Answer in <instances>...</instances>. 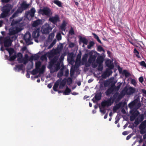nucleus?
Returning <instances> with one entry per match:
<instances>
[{
  "label": "nucleus",
  "mask_w": 146,
  "mask_h": 146,
  "mask_svg": "<svg viewBox=\"0 0 146 146\" xmlns=\"http://www.w3.org/2000/svg\"><path fill=\"white\" fill-rule=\"evenodd\" d=\"M53 28L47 23L44 24L41 29V31L43 34L47 35L52 31Z\"/></svg>",
  "instance_id": "obj_1"
},
{
  "label": "nucleus",
  "mask_w": 146,
  "mask_h": 146,
  "mask_svg": "<svg viewBox=\"0 0 146 146\" xmlns=\"http://www.w3.org/2000/svg\"><path fill=\"white\" fill-rule=\"evenodd\" d=\"M23 29L21 27H11L9 29V35H15L20 32Z\"/></svg>",
  "instance_id": "obj_2"
},
{
  "label": "nucleus",
  "mask_w": 146,
  "mask_h": 146,
  "mask_svg": "<svg viewBox=\"0 0 146 146\" xmlns=\"http://www.w3.org/2000/svg\"><path fill=\"white\" fill-rule=\"evenodd\" d=\"M38 12L42 15L47 16H50L52 14L50 9L47 7H45L42 9H40Z\"/></svg>",
  "instance_id": "obj_3"
},
{
  "label": "nucleus",
  "mask_w": 146,
  "mask_h": 146,
  "mask_svg": "<svg viewBox=\"0 0 146 146\" xmlns=\"http://www.w3.org/2000/svg\"><path fill=\"white\" fill-rule=\"evenodd\" d=\"M99 53L96 51L94 52L92 50L89 53V54L90 55L88 59V62L93 63L95 61L97 57V54H99Z\"/></svg>",
  "instance_id": "obj_4"
},
{
  "label": "nucleus",
  "mask_w": 146,
  "mask_h": 146,
  "mask_svg": "<svg viewBox=\"0 0 146 146\" xmlns=\"http://www.w3.org/2000/svg\"><path fill=\"white\" fill-rule=\"evenodd\" d=\"M23 39L28 45L32 44L33 42H30L31 40V35L29 32H27L25 34L23 37Z\"/></svg>",
  "instance_id": "obj_5"
},
{
  "label": "nucleus",
  "mask_w": 146,
  "mask_h": 146,
  "mask_svg": "<svg viewBox=\"0 0 146 146\" xmlns=\"http://www.w3.org/2000/svg\"><path fill=\"white\" fill-rule=\"evenodd\" d=\"M48 20L54 25H56L57 23L60 21L59 17L57 14L55 15L54 16L50 17L49 19Z\"/></svg>",
  "instance_id": "obj_6"
},
{
  "label": "nucleus",
  "mask_w": 146,
  "mask_h": 146,
  "mask_svg": "<svg viewBox=\"0 0 146 146\" xmlns=\"http://www.w3.org/2000/svg\"><path fill=\"white\" fill-rule=\"evenodd\" d=\"M2 40L3 42L4 46L5 47H8L11 45L12 42L10 36H7L3 38Z\"/></svg>",
  "instance_id": "obj_7"
},
{
  "label": "nucleus",
  "mask_w": 146,
  "mask_h": 146,
  "mask_svg": "<svg viewBox=\"0 0 146 146\" xmlns=\"http://www.w3.org/2000/svg\"><path fill=\"white\" fill-rule=\"evenodd\" d=\"M29 4L27 3L26 1H23L18 9L22 13L23 11L27 10L29 8Z\"/></svg>",
  "instance_id": "obj_8"
},
{
  "label": "nucleus",
  "mask_w": 146,
  "mask_h": 146,
  "mask_svg": "<svg viewBox=\"0 0 146 146\" xmlns=\"http://www.w3.org/2000/svg\"><path fill=\"white\" fill-rule=\"evenodd\" d=\"M139 128L140 130V133L143 134L146 133V122L145 121L142 122L139 126Z\"/></svg>",
  "instance_id": "obj_9"
},
{
  "label": "nucleus",
  "mask_w": 146,
  "mask_h": 146,
  "mask_svg": "<svg viewBox=\"0 0 146 146\" xmlns=\"http://www.w3.org/2000/svg\"><path fill=\"white\" fill-rule=\"evenodd\" d=\"M113 103L110 98L106 101L102 102L101 103V106L102 108H104L106 107H108L110 106Z\"/></svg>",
  "instance_id": "obj_10"
},
{
  "label": "nucleus",
  "mask_w": 146,
  "mask_h": 146,
  "mask_svg": "<svg viewBox=\"0 0 146 146\" xmlns=\"http://www.w3.org/2000/svg\"><path fill=\"white\" fill-rule=\"evenodd\" d=\"M102 93L101 92H97L95 93V96L92 99V100L94 103L95 102V99L96 101H99L100 100L101 98Z\"/></svg>",
  "instance_id": "obj_11"
},
{
  "label": "nucleus",
  "mask_w": 146,
  "mask_h": 146,
  "mask_svg": "<svg viewBox=\"0 0 146 146\" xmlns=\"http://www.w3.org/2000/svg\"><path fill=\"white\" fill-rule=\"evenodd\" d=\"M139 113L138 111H134L130 117V120L131 121H133L136 118L139 114Z\"/></svg>",
  "instance_id": "obj_12"
},
{
  "label": "nucleus",
  "mask_w": 146,
  "mask_h": 146,
  "mask_svg": "<svg viewBox=\"0 0 146 146\" xmlns=\"http://www.w3.org/2000/svg\"><path fill=\"white\" fill-rule=\"evenodd\" d=\"M105 63L106 66L108 67V69L111 70L113 69L114 67V65L111 62L110 60L106 61Z\"/></svg>",
  "instance_id": "obj_13"
},
{
  "label": "nucleus",
  "mask_w": 146,
  "mask_h": 146,
  "mask_svg": "<svg viewBox=\"0 0 146 146\" xmlns=\"http://www.w3.org/2000/svg\"><path fill=\"white\" fill-rule=\"evenodd\" d=\"M125 103L122 102H120L116 104L113 108V111H115L118 110L119 108L125 105Z\"/></svg>",
  "instance_id": "obj_14"
},
{
  "label": "nucleus",
  "mask_w": 146,
  "mask_h": 146,
  "mask_svg": "<svg viewBox=\"0 0 146 146\" xmlns=\"http://www.w3.org/2000/svg\"><path fill=\"white\" fill-rule=\"evenodd\" d=\"M54 63L50 61L48 66V68L50 69V72L51 74L55 72V70H54Z\"/></svg>",
  "instance_id": "obj_15"
},
{
  "label": "nucleus",
  "mask_w": 146,
  "mask_h": 146,
  "mask_svg": "<svg viewBox=\"0 0 146 146\" xmlns=\"http://www.w3.org/2000/svg\"><path fill=\"white\" fill-rule=\"evenodd\" d=\"M114 91H115V89L113 88L112 87H110L106 91L105 94L108 96H110V94H113V92Z\"/></svg>",
  "instance_id": "obj_16"
},
{
  "label": "nucleus",
  "mask_w": 146,
  "mask_h": 146,
  "mask_svg": "<svg viewBox=\"0 0 146 146\" xmlns=\"http://www.w3.org/2000/svg\"><path fill=\"white\" fill-rule=\"evenodd\" d=\"M39 36V29H37L35 30L32 33V36L33 38H38Z\"/></svg>",
  "instance_id": "obj_17"
},
{
  "label": "nucleus",
  "mask_w": 146,
  "mask_h": 146,
  "mask_svg": "<svg viewBox=\"0 0 146 146\" xmlns=\"http://www.w3.org/2000/svg\"><path fill=\"white\" fill-rule=\"evenodd\" d=\"M10 10L11 9L9 7L6 5L3 6L1 9V11L2 12L7 14H8Z\"/></svg>",
  "instance_id": "obj_18"
},
{
  "label": "nucleus",
  "mask_w": 146,
  "mask_h": 146,
  "mask_svg": "<svg viewBox=\"0 0 146 146\" xmlns=\"http://www.w3.org/2000/svg\"><path fill=\"white\" fill-rule=\"evenodd\" d=\"M140 102L139 98L137 97L133 101L130 102L128 105L130 107H133L135 106L136 103Z\"/></svg>",
  "instance_id": "obj_19"
},
{
  "label": "nucleus",
  "mask_w": 146,
  "mask_h": 146,
  "mask_svg": "<svg viewBox=\"0 0 146 146\" xmlns=\"http://www.w3.org/2000/svg\"><path fill=\"white\" fill-rule=\"evenodd\" d=\"M22 12L17 9V10L13 13L12 16L10 17V19H12L15 18L18 16L19 13H21Z\"/></svg>",
  "instance_id": "obj_20"
},
{
  "label": "nucleus",
  "mask_w": 146,
  "mask_h": 146,
  "mask_svg": "<svg viewBox=\"0 0 146 146\" xmlns=\"http://www.w3.org/2000/svg\"><path fill=\"white\" fill-rule=\"evenodd\" d=\"M104 61V57L102 56H98L96 60L97 64H103Z\"/></svg>",
  "instance_id": "obj_21"
},
{
  "label": "nucleus",
  "mask_w": 146,
  "mask_h": 146,
  "mask_svg": "<svg viewBox=\"0 0 146 146\" xmlns=\"http://www.w3.org/2000/svg\"><path fill=\"white\" fill-rule=\"evenodd\" d=\"M80 41L82 42L83 44L87 45L88 44V40L85 37H83L80 36L79 37Z\"/></svg>",
  "instance_id": "obj_22"
},
{
  "label": "nucleus",
  "mask_w": 146,
  "mask_h": 146,
  "mask_svg": "<svg viewBox=\"0 0 146 146\" xmlns=\"http://www.w3.org/2000/svg\"><path fill=\"white\" fill-rule=\"evenodd\" d=\"M60 63L61 62L59 61H58L56 64H55L54 68V70H55V72L57 71L60 69Z\"/></svg>",
  "instance_id": "obj_23"
},
{
  "label": "nucleus",
  "mask_w": 146,
  "mask_h": 146,
  "mask_svg": "<svg viewBox=\"0 0 146 146\" xmlns=\"http://www.w3.org/2000/svg\"><path fill=\"white\" fill-rule=\"evenodd\" d=\"M135 90L134 88L130 87L128 90V94L129 95L132 94L135 92Z\"/></svg>",
  "instance_id": "obj_24"
},
{
  "label": "nucleus",
  "mask_w": 146,
  "mask_h": 146,
  "mask_svg": "<svg viewBox=\"0 0 146 146\" xmlns=\"http://www.w3.org/2000/svg\"><path fill=\"white\" fill-rule=\"evenodd\" d=\"M23 64L21 65H16L15 67L14 68L15 70L16 71H17L18 72H19L21 70H23Z\"/></svg>",
  "instance_id": "obj_25"
},
{
  "label": "nucleus",
  "mask_w": 146,
  "mask_h": 146,
  "mask_svg": "<svg viewBox=\"0 0 146 146\" xmlns=\"http://www.w3.org/2000/svg\"><path fill=\"white\" fill-rule=\"evenodd\" d=\"M42 21L41 20L38 19L35 21L33 24V25L34 27L37 26L42 23Z\"/></svg>",
  "instance_id": "obj_26"
},
{
  "label": "nucleus",
  "mask_w": 146,
  "mask_h": 146,
  "mask_svg": "<svg viewBox=\"0 0 146 146\" xmlns=\"http://www.w3.org/2000/svg\"><path fill=\"white\" fill-rule=\"evenodd\" d=\"M67 23L65 20H63L62 23L60 25V29L62 31H65L66 29V26Z\"/></svg>",
  "instance_id": "obj_27"
},
{
  "label": "nucleus",
  "mask_w": 146,
  "mask_h": 146,
  "mask_svg": "<svg viewBox=\"0 0 146 146\" xmlns=\"http://www.w3.org/2000/svg\"><path fill=\"white\" fill-rule=\"evenodd\" d=\"M60 83V81L58 80L56 81L55 82L53 87V89L54 91L56 92L58 91L57 88H58V86L59 85Z\"/></svg>",
  "instance_id": "obj_28"
},
{
  "label": "nucleus",
  "mask_w": 146,
  "mask_h": 146,
  "mask_svg": "<svg viewBox=\"0 0 146 146\" xmlns=\"http://www.w3.org/2000/svg\"><path fill=\"white\" fill-rule=\"evenodd\" d=\"M66 79L65 78L62 80L60 84H59V88L61 89L63 88L66 84Z\"/></svg>",
  "instance_id": "obj_29"
},
{
  "label": "nucleus",
  "mask_w": 146,
  "mask_h": 146,
  "mask_svg": "<svg viewBox=\"0 0 146 146\" xmlns=\"http://www.w3.org/2000/svg\"><path fill=\"white\" fill-rule=\"evenodd\" d=\"M118 93L117 92L115 93L112 96H111L110 98L112 101V102H115V101H116L117 97L118 96Z\"/></svg>",
  "instance_id": "obj_30"
},
{
  "label": "nucleus",
  "mask_w": 146,
  "mask_h": 146,
  "mask_svg": "<svg viewBox=\"0 0 146 146\" xmlns=\"http://www.w3.org/2000/svg\"><path fill=\"white\" fill-rule=\"evenodd\" d=\"M71 91V89L69 88L68 86H66V89L63 92V94L64 95H68L70 93Z\"/></svg>",
  "instance_id": "obj_31"
},
{
  "label": "nucleus",
  "mask_w": 146,
  "mask_h": 146,
  "mask_svg": "<svg viewBox=\"0 0 146 146\" xmlns=\"http://www.w3.org/2000/svg\"><path fill=\"white\" fill-rule=\"evenodd\" d=\"M36 12V10L35 8H32L30 11V15L31 17H33L34 16L35 13Z\"/></svg>",
  "instance_id": "obj_32"
},
{
  "label": "nucleus",
  "mask_w": 146,
  "mask_h": 146,
  "mask_svg": "<svg viewBox=\"0 0 146 146\" xmlns=\"http://www.w3.org/2000/svg\"><path fill=\"white\" fill-rule=\"evenodd\" d=\"M122 73L125 75L126 78H127L131 75L130 74L127 70H124L123 71Z\"/></svg>",
  "instance_id": "obj_33"
},
{
  "label": "nucleus",
  "mask_w": 146,
  "mask_h": 146,
  "mask_svg": "<svg viewBox=\"0 0 146 146\" xmlns=\"http://www.w3.org/2000/svg\"><path fill=\"white\" fill-rule=\"evenodd\" d=\"M123 84V82H119L117 84V86L115 87V91H118L120 88L121 86Z\"/></svg>",
  "instance_id": "obj_34"
},
{
  "label": "nucleus",
  "mask_w": 146,
  "mask_h": 146,
  "mask_svg": "<svg viewBox=\"0 0 146 146\" xmlns=\"http://www.w3.org/2000/svg\"><path fill=\"white\" fill-rule=\"evenodd\" d=\"M46 68V67L45 65H43L41 66V68H40V69H38V71L40 74H43Z\"/></svg>",
  "instance_id": "obj_35"
},
{
  "label": "nucleus",
  "mask_w": 146,
  "mask_h": 146,
  "mask_svg": "<svg viewBox=\"0 0 146 146\" xmlns=\"http://www.w3.org/2000/svg\"><path fill=\"white\" fill-rule=\"evenodd\" d=\"M53 3L59 7H62V2L58 0H54Z\"/></svg>",
  "instance_id": "obj_36"
},
{
  "label": "nucleus",
  "mask_w": 146,
  "mask_h": 146,
  "mask_svg": "<svg viewBox=\"0 0 146 146\" xmlns=\"http://www.w3.org/2000/svg\"><path fill=\"white\" fill-rule=\"evenodd\" d=\"M76 69V68L73 67V66L71 67L70 72V76L71 77H72L73 76Z\"/></svg>",
  "instance_id": "obj_37"
},
{
  "label": "nucleus",
  "mask_w": 146,
  "mask_h": 146,
  "mask_svg": "<svg viewBox=\"0 0 146 146\" xmlns=\"http://www.w3.org/2000/svg\"><path fill=\"white\" fill-rule=\"evenodd\" d=\"M58 56H54L53 58L51 60L50 62H52L53 63H54V64L56 63L58 60Z\"/></svg>",
  "instance_id": "obj_38"
},
{
  "label": "nucleus",
  "mask_w": 146,
  "mask_h": 146,
  "mask_svg": "<svg viewBox=\"0 0 146 146\" xmlns=\"http://www.w3.org/2000/svg\"><path fill=\"white\" fill-rule=\"evenodd\" d=\"M6 50L8 52L10 56L12 55L14 52V49L12 48H7Z\"/></svg>",
  "instance_id": "obj_39"
},
{
  "label": "nucleus",
  "mask_w": 146,
  "mask_h": 146,
  "mask_svg": "<svg viewBox=\"0 0 146 146\" xmlns=\"http://www.w3.org/2000/svg\"><path fill=\"white\" fill-rule=\"evenodd\" d=\"M35 65V67L36 69H39L41 65V62L40 61H38L36 62Z\"/></svg>",
  "instance_id": "obj_40"
},
{
  "label": "nucleus",
  "mask_w": 146,
  "mask_h": 146,
  "mask_svg": "<svg viewBox=\"0 0 146 146\" xmlns=\"http://www.w3.org/2000/svg\"><path fill=\"white\" fill-rule=\"evenodd\" d=\"M17 57V55L16 54H15L13 56H9V60L10 61H13Z\"/></svg>",
  "instance_id": "obj_41"
},
{
  "label": "nucleus",
  "mask_w": 146,
  "mask_h": 146,
  "mask_svg": "<svg viewBox=\"0 0 146 146\" xmlns=\"http://www.w3.org/2000/svg\"><path fill=\"white\" fill-rule=\"evenodd\" d=\"M98 70L100 71H102L103 69V64H98Z\"/></svg>",
  "instance_id": "obj_42"
},
{
  "label": "nucleus",
  "mask_w": 146,
  "mask_h": 146,
  "mask_svg": "<svg viewBox=\"0 0 146 146\" xmlns=\"http://www.w3.org/2000/svg\"><path fill=\"white\" fill-rule=\"evenodd\" d=\"M94 44V42L93 41H90V42L89 44L88 45L87 48L88 49H91L92 46H93Z\"/></svg>",
  "instance_id": "obj_43"
},
{
  "label": "nucleus",
  "mask_w": 146,
  "mask_h": 146,
  "mask_svg": "<svg viewBox=\"0 0 146 146\" xmlns=\"http://www.w3.org/2000/svg\"><path fill=\"white\" fill-rule=\"evenodd\" d=\"M80 61L78 62L77 61H76L75 64L73 66V67H74L75 68L77 69L80 66Z\"/></svg>",
  "instance_id": "obj_44"
},
{
  "label": "nucleus",
  "mask_w": 146,
  "mask_h": 146,
  "mask_svg": "<svg viewBox=\"0 0 146 146\" xmlns=\"http://www.w3.org/2000/svg\"><path fill=\"white\" fill-rule=\"evenodd\" d=\"M63 76V70H61L60 71L58 72L57 76L58 77L60 78Z\"/></svg>",
  "instance_id": "obj_45"
},
{
  "label": "nucleus",
  "mask_w": 146,
  "mask_h": 146,
  "mask_svg": "<svg viewBox=\"0 0 146 146\" xmlns=\"http://www.w3.org/2000/svg\"><path fill=\"white\" fill-rule=\"evenodd\" d=\"M67 81V84L70 85L72 82V78L69 77L67 79H66V81Z\"/></svg>",
  "instance_id": "obj_46"
},
{
  "label": "nucleus",
  "mask_w": 146,
  "mask_h": 146,
  "mask_svg": "<svg viewBox=\"0 0 146 146\" xmlns=\"http://www.w3.org/2000/svg\"><path fill=\"white\" fill-rule=\"evenodd\" d=\"M117 80H113L111 82V86L110 87H112L113 88L115 89V84L117 82Z\"/></svg>",
  "instance_id": "obj_47"
},
{
  "label": "nucleus",
  "mask_w": 146,
  "mask_h": 146,
  "mask_svg": "<svg viewBox=\"0 0 146 146\" xmlns=\"http://www.w3.org/2000/svg\"><path fill=\"white\" fill-rule=\"evenodd\" d=\"M54 33H52L50 34L48 37V39L49 40H52L54 38Z\"/></svg>",
  "instance_id": "obj_48"
},
{
  "label": "nucleus",
  "mask_w": 146,
  "mask_h": 146,
  "mask_svg": "<svg viewBox=\"0 0 146 146\" xmlns=\"http://www.w3.org/2000/svg\"><path fill=\"white\" fill-rule=\"evenodd\" d=\"M88 57V54H85L83 56L82 60L83 61L86 62Z\"/></svg>",
  "instance_id": "obj_49"
},
{
  "label": "nucleus",
  "mask_w": 146,
  "mask_h": 146,
  "mask_svg": "<svg viewBox=\"0 0 146 146\" xmlns=\"http://www.w3.org/2000/svg\"><path fill=\"white\" fill-rule=\"evenodd\" d=\"M38 72H39L38 69H37L36 68L35 69H33L32 71L31 74L33 75H35L37 74Z\"/></svg>",
  "instance_id": "obj_50"
},
{
  "label": "nucleus",
  "mask_w": 146,
  "mask_h": 146,
  "mask_svg": "<svg viewBox=\"0 0 146 146\" xmlns=\"http://www.w3.org/2000/svg\"><path fill=\"white\" fill-rule=\"evenodd\" d=\"M140 122L141 121H140L139 119L137 118L135 119L134 122V123L136 125L135 127L138 125Z\"/></svg>",
  "instance_id": "obj_51"
},
{
  "label": "nucleus",
  "mask_w": 146,
  "mask_h": 146,
  "mask_svg": "<svg viewBox=\"0 0 146 146\" xmlns=\"http://www.w3.org/2000/svg\"><path fill=\"white\" fill-rule=\"evenodd\" d=\"M12 35V36L10 37L11 40L12 41V42L13 41L15 40L17 38V36L15 35Z\"/></svg>",
  "instance_id": "obj_52"
},
{
  "label": "nucleus",
  "mask_w": 146,
  "mask_h": 146,
  "mask_svg": "<svg viewBox=\"0 0 146 146\" xmlns=\"http://www.w3.org/2000/svg\"><path fill=\"white\" fill-rule=\"evenodd\" d=\"M56 37L58 41L62 39V36L61 34L60 33H58L56 35Z\"/></svg>",
  "instance_id": "obj_53"
},
{
  "label": "nucleus",
  "mask_w": 146,
  "mask_h": 146,
  "mask_svg": "<svg viewBox=\"0 0 146 146\" xmlns=\"http://www.w3.org/2000/svg\"><path fill=\"white\" fill-rule=\"evenodd\" d=\"M109 76V75H108L106 72L103 73L102 75V77L103 78H106Z\"/></svg>",
  "instance_id": "obj_54"
},
{
  "label": "nucleus",
  "mask_w": 146,
  "mask_h": 146,
  "mask_svg": "<svg viewBox=\"0 0 146 146\" xmlns=\"http://www.w3.org/2000/svg\"><path fill=\"white\" fill-rule=\"evenodd\" d=\"M97 50L99 52L103 51L104 52V50L100 45H99L98 46Z\"/></svg>",
  "instance_id": "obj_55"
},
{
  "label": "nucleus",
  "mask_w": 146,
  "mask_h": 146,
  "mask_svg": "<svg viewBox=\"0 0 146 146\" xmlns=\"http://www.w3.org/2000/svg\"><path fill=\"white\" fill-rule=\"evenodd\" d=\"M100 111L101 113L103 114H105L106 112V110L104 108H102V106L101 107H100Z\"/></svg>",
  "instance_id": "obj_56"
},
{
  "label": "nucleus",
  "mask_w": 146,
  "mask_h": 146,
  "mask_svg": "<svg viewBox=\"0 0 146 146\" xmlns=\"http://www.w3.org/2000/svg\"><path fill=\"white\" fill-rule=\"evenodd\" d=\"M68 57L71 59H73L74 57V53L72 52L68 53Z\"/></svg>",
  "instance_id": "obj_57"
},
{
  "label": "nucleus",
  "mask_w": 146,
  "mask_h": 146,
  "mask_svg": "<svg viewBox=\"0 0 146 146\" xmlns=\"http://www.w3.org/2000/svg\"><path fill=\"white\" fill-rule=\"evenodd\" d=\"M8 14L5 13L4 12H2L1 15V17L2 18H4L6 17Z\"/></svg>",
  "instance_id": "obj_58"
},
{
  "label": "nucleus",
  "mask_w": 146,
  "mask_h": 146,
  "mask_svg": "<svg viewBox=\"0 0 146 146\" xmlns=\"http://www.w3.org/2000/svg\"><path fill=\"white\" fill-rule=\"evenodd\" d=\"M69 33L71 35H72L74 34V32L72 27H71L69 31Z\"/></svg>",
  "instance_id": "obj_59"
},
{
  "label": "nucleus",
  "mask_w": 146,
  "mask_h": 146,
  "mask_svg": "<svg viewBox=\"0 0 146 146\" xmlns=\"http://www.w3.org/2000/svg\"><path fill=\"white\" fill-rule=\"evenodd\" d=\"M20 21H18L17 20L14 21V20H13L12 21V22L11 24V25H15L16 24L18 23Z\"/></svg>",
  "instance_id": "obj_60"
},
{
  "label": "nucleus",
  "mask_w": 146,
  "mask_h": 146,
  "mask_svg": "<svg viewBox=\"0 0 146 146\" xmlns=\"http://www.w3.org/2000/svg\"><path fill=\"white\" fill-rule=\"evenodd\" d=\"M140 64L141 66L146 68V64L144 61H141L140 62Z\"/></svg>",
  "instance_id": "obj_61"
},
{
  "label": "nucleus",
  "mask_w": 146,
  "mask_h": 146,
  "mask_svg": "<svg viewBox=\"0 0 146 146\" xmlns=\"http://www.w3.org/2000/svg\"><path fill=\"white\" fill-rule=\"evenodd\" d=\"M106 72L107 73V74H108V75H109V76L112 73V72L111 70V69H107Z\"/></svg>",
  "instance_id": "obj_62"
},
{
  "label": "nucleus",
  "mask_w": 146,
  "mask_h": 146,
  "mask_svg": "<svg viewBox=\"0 0 146 146\" xmlns=\"http://www.w3.org/2000/svg\"><path fill=\"white\" fill-rule=\"evenodd\" d=\"M40 58V59L42 60H44L47 59L46 56L45 55H43L41 56Z\"/></svg>",
  "instance_id": "obj_63"
},
{
  "label": "nucleus",
  "mask_w": 146,
  "mask_h": 146,
  "mask_svg": "<svg viewBox=\"0 0 146 146\" xmlns=\"http://www.w3.org/2000/svg\"><path fill=\"white\" fill-rule=\"evenodd\" d=\"M135 105L136 108L137 109H138L141 106V104L140 102L137 103H136Z\"/></svg>",
  "instance_id": "obj_64"
}]
</instances>
